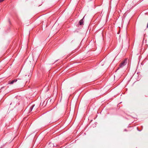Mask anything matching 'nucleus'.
<instances>
[{"mask_svg":"<svg viewBox=\"0 0 148 148\" xmlns=\"http://www.w3.org/2000/svg\"><path fill=\"white\" fill-rule=\"evenodd\" d=\"M33 70L32 69H30L26 70L25 71L23 77V79L26 82L29 80L32 75Z\"/></svg>","mask_w":148,"mask_h":148,"instance_id":"f257e3e1","label":"nucleus"},{"mask_svg":"<svg viewBox=\"0 0 148 148\" xmlns=\"http://www.w3.org/2000/svg\"><path fill=\"white\" fill-rule=\"evenodd\" d=\"M126 60H125L121 63V64L119 65V68H123L126 64Z\"/></svg>","mask_w":148,"mask_h":148,"instance_id":"f03ea898","label":"nucleus"},{"mask_svg":"<svg viewBox=\"0 0 148 148\" xmlns=\"http://www.w3.org/2000/svg\"><path fill=\"white\" fill-rule=\"evenodd\" d=\"M85 16H84V17L82 19L80 20V21H79V24L80 25H84L83 19H84V18Z\"/></svg>","mask_w":148,"mask_h":148,"instance_id":"7ed1b4c3","label":"nucleus"},{"mask_svg":"<svg viewBox=\"0 0 148 148\" xmlns=\"http://www.w3.org/2000/svg\"><path fill=\"white\" fill-rule=\"evenodd\" d=\"M18 80L17 79H16L9 82V84H12L16 82Z\"/></svg>","mask_w":148,"mask_h":148,"instance_id":"20e7f679","label":"nucleus"},{"mask_svg":"<svg viewBox=\"0 0 148 148\" xmlns=\"http://www.w3.org/2000/svg\"><path fill=\"white\" fill-rule=\"evenodd\" d=\"M34 107V106L33 105L30 108V109H29V111H31L33 108Z\"/></svg>","mask_w":148,"mask_h":148,"instance_id":"39448f33","label":"nucleus"},{"mask_svg":"<svg viewBox=\"0 0 148 148\" xmlns=\"http://www.w3.org/2000/svg\"><path fill=\"white\" fill-rule=\"evenodd\" d=\"M4 0H0V3L3 2Z\"/></svg>","mask_w":148,"mask_h":148,"instance_id":"423d86ee","label":"nucleus"}]
</instances>
